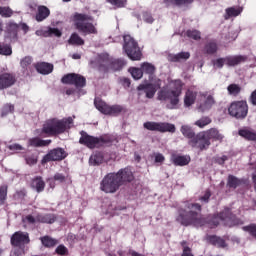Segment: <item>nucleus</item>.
<instances>
[{"label": "nucleus", "mask_w": 256, "mask_h": 256, "mask_svg": "<svg viewBox=\"0 0 256 256\" xmlns=\"http://www.w3.org/2000/svg\"><path fill=\"white\" fill-rule=\"evenodd\" d=\"M197 211L201 212L200 204L185 202L179 210L178 221L186 227L188 225H195L196 227L205 225V219Z\"/></svg>", "instance_id": "1"}, {"label": "nucleus", "mask_w": 256, "mask_h": 256, "mask_svg": "<svg viewBox=\"0 0 256 256\" xmlns=\"http://www.w3.org/2000/svg\"><path fill=\"white\" fill-rule=\"evenodd\" d=\"M184 85L181 80L171 81L168 87H164L158 92L159 101H170L168 109H175L179 105V97L183 93Z\"/></svg>", "instance_id": "2"}, {"label": "nucleus", "mask_w": 256, "mask_h": 256, "mask_svg": "<svg viewBox=\"0 0 256 256\" xmlns=\"http://www.w3.org/2000/svg\"><path fill=\"white\" fill-rule=\"evenodd\" d=\"M72 123L73 118L71 117L64 118L62 120L57 118L50 119L43 125L40 137H45V135L48 137H53V135H61V133H65V131L69 129Z\"/></svg>", "instance_id": "3"}, {"label": "nucleus", "mask_w": 256, "mask_h": 256, "mask_svg": "<svg viewBox=\"0 0 256 256\" xmlns=\"http://www.w3.org/2000/svg\"><path fill=\"white\" fill-rule=\"evenodd\" d=\"M71 19L75 29H77L79 33H83L84 35H97V27L90 22L93 21V16L76 12Z\"/></svg>", "instance_id": "4"}, {"label": "nucleus", "mask_w": 256, "mask_h": 256, "mask_svg": "<svg viewBox=\"0 0 256 256\" xmlns=\"http://www.w3.org/2000/svg\"><path fill=\"white\" fill-rule=\"evenodd\" d=\"M219 221H224L225 225H229V227H233V225H243V221L237 219L229 208H226L218 215L209 216L208 217V225L211 229L217 227L219 225Z\"/></svg>", "instance_id": "5"}, {"label": "nucleus", "mask_w": 256, "mask_h": 256, "mask_svg": "<svg viewBox=\"0 0 256 256\" xmlns=\"http://www.w3.org/2000/svg\"><path fill=\"white\" fill-rule=\"evenodd\" d=\"M123 49L131 61H141L143 57L141 48H139L137 41H135V39L130 35L124 36Z\"/></svg>", "instance_id": "6"}, {"label": "nucleus", "mask_w": 256, "mask_h": 256, "mask_svg": "<svg viewBox=\"0 0 256 256\" xmlns=\"http://www.w3.org/2000/svg\"><path fill=\"white\" fill-rule=\"evenodd\" d=\"M123 49L131 61H141L143 57L141 48H139L137 41H135V39L130 35L124 36Z\"/></svg>", "instance_id": "7"}, {"label": "nucleus", "mask_w": 256, "mask_h": 256, "mask_svg": "<svg viewBox=\"0 0 256 256\" xmlns=\"http://www.w3.org/2000/svg\"><path fill=\"white\" fill-rule=\"evenodd\" d=\"M123 49L131 61H141L143 57L141 48H139L137 41H135V39L130 35L124 36Z\"/></svg>", "instance_id": "8"}, {"label": "nucleus", "mask_w": 256, "mask_h": 256, "mask_svg": "<svg viewBox=\"0 0 256 256\" xmlns=\"http://www.w3.org/2000/svg\"><path fill=\"white\" fill-rule=\"evenodd\" d=\"M94 105L96 109L100 111V113H102L103 115H110L112 117H117V115H121V113H125L126 111L125 107H123L122 105L115 104L111 106L99 98H96L94 100Z\"/></svg>", "instance_id": "9"}, {"label": "nucleus", "mask_w": 256, "mask_h": 256, "mask_svg": "<svg viewBox=\"0 0 256 256\" xmlns=\"http://www.w3.org/2000/svg\"><path fill=\"white\" fill-rule=\"evenodd\" d=\"M228 112L231 117H235L236 119H245L247 117V113H249L247 101L240 100L232 102L228 107Z\"/></svg>", "instance_id": "10"}, {"label": "nucleus", "mask_w": 256, "mask_h": 256, "mask_svg": "<svg viewBox=\"0 0 256 256\" xmlns=\"http://www.w3.org/2000/svg\"><path fill=\"white\" fill-rule=\"evenodd\" d=\"M119 187H121V184L119 183L117 176L115 173H110L102 180L100 189L101 191H104V193H116Z\"/></svg>", "instance_id": "11"}, {"label": "nucleus", "mask_w": 256, "mask_h": 256, "mask_svg": "<svg viewBox=\"0 0 256 256\" xmlns=\"http://www.w3.org/2000/svg\"><path fill=\"white\" fill-rule=\"evenodd\" d=\"M143 127L147 131H158L159 133H175L176 131L175 126L167 122H145Z\"/></svg>", "instance_id": "12"}, {"label": "nucleus", "mask_w": 256, "mask_h": 256, "mask_svg": "<svg viewBox=\"0 0 256 256\" xmlns=\"http://www.w3.org/2000/svg\"><path fill=\"white\" fill-rule=\"evenodd\" d=\"M79 143L85 145L88 149H95V147H103L105 145V140L103 138L90 136L86 132H82Z\"/></svg>", "instance_id": "13"}, {"label": "nucleus", "mask_w": 256, "mask_h": 256, "mask_svg": "<svg viewBox=\"0 0 256 256\" xmlns=\"http://www.w3.org/2000/svg\"><path fill=\"white\" fill-rule=\"evenodd\" d=\"M61 81L66 85H75L77 89H82V87H85V85H87V79H85L84 76L76 73H70L65 75L61 79Z\"/></svg>", "instance_id": "14"}, {"label": "nucleus", "mask_w": 256, "mask_h": 256, "mask_svg": "<svg viewBox=\"0 0 256 256\" xmlns=\"http://www.w3.org/2000/svg\"><path fill=\"white\" fill-rule=\"evenodd\" d=\"M199 97H201V99H204L203 102H201L197 107L200 113H205L207 111H210V109H213V106L216 103L213 94L209 92H201L199 94Z\"/></svg>", "instance_id": "15"}, {"label": "nucleus", "mask_w": 256, "mask_h": 256, "mask_svg": "<svg viewBox=\"0 0 256 256\" xmlns=\"http://www.w3.org/2000/svg\"><path fill=\"white\" fill-rule=\"evenodd\" d=\"M10 243L12 247H21L22 245H29L31 243L29 233L23 231L15 232L10 238Z\"/></svg>", "instance_id": "16"}, {"label": "nucleus", "mask_w": 256, "mask_h": 256, "mask_svg": "<svg viewBox=\"0 0 256 256\" xmlns=\"http://www.w3.org/2000/svg\"><path fill=\"white\" fill-rule=\"evenodd\" d=\"M65 157H67V152L63 148H55L43 157L42 164L49 163L50 161H63Z\"/></svg>", "instance_id": "17"}, {"label": "nucleus", "mask_w": 256, "mask_h": 256, "mask_svg": "<svg viewBox=\"0 0 256 256\" xmlns=\"http://www.w3.org/2000/svg\"><path fill=\"white\" fill-rule=\"evenodd\" d=\"M189 145H191V147H197V149L203 151V149H207L209 145H211V141L206 137L204 132H201L189 141Z\"/></svg>", "instance_id": "18"}, {"label": "nucleus", "mask_w": 256, "mask_h": 256, "mask_svg": "<svg viewBox=\"0 0 256 256\" xmlns=\"http://www.w3.org/2000/svg\"><path fill=\"white\" fill-rule=\"evenodd\" d=\"M198 92L195 90V86H190L184 95V105L185 107H191V105H195V101H197Z\"/></svg>", "instance_id": "19"}, {"label": "nucleus", "mask_w": 256, "mask_h": 256, "mask_svg": "<svg viewBox=\"0 0 256 256\" xmlns=\"http://www.w3.org/2000/svg\"><path fill=\"white\" fill-rule=\"evenodd\" d=\"M17 79L11 73H3L0 75V90L9 89L12 85H15Z\"/></svg>", "instance_id": "20"}, {"label": "nucleus", "mask_w": 256, "mask_h": 256, "mask_svg": "<svg viewBox=\"0 0 256 256\" xmlns=\"http://www.w3.org/2000/svg\"><path fill=\"white\" fill-rule=\"evenodd\" d=\"M115 175L117 176L120 186L124 185V183H130V181H133V172L127 168L120 170Z\"/></svg>", "instance_id": "21"}, {"label": "nucleus", "mask_w": 256, "mask_h": 256, "mask_svg": "<svg viewBox=\"0 0 256 256\" xmlns=\"http://www.w3.org/2000/svg\"><path fill=\"white\" fill-rule=\"evenodd\" d=\"M138 91H144L148 99H153L155 93H157V88L153 84H141L137 87Z\"/></svg>", "instance_id": "22"}, {"label": "nucleus", "mask_w": 256, "mask_h": 256, "mask_svg": "<svg viewBox=\"0 0 256 256\" xmlns=\"http://www.w3.org/2000/svg\"><path fill=\"white\" fill-rule=\"evenodd\" d=\"M30 187L32 189H35L37 193H42V191H45V181L43 180V177L36 176L32 179Z\"/></svg>", "instance_id": "23"}, {"label": "nucleus", "mask_w": 256, "mask_h": 256, "mask_svg": "<svg viewBox=\"0 0 256 256\" xmlns=\"http://www.w3.org/2000/svg\"><path fill=\"white\" fill-rule=\"evenodd\" d=\"M35 69L38 73H41V75H49V73H53V64L40 62L35 64Z\"/></svg>", "instance_id": "24"}, {"label": "nucleus", "mask_w": 256, "mask_h": 256, "mask_svg": "<svg viewBox=\"0 0 256 256\" xmlns=\"http://www.w3.org/2000/svg\"><path fill=\"white\" fill-rule=\"evenodd\" d=\"M226 65L228 67H235V65H240V63H245L247 61V56H228L225 58Z\"/></svg>", "instance_id": "25"}, {"label": "nucleus", "mask_w": 256, "mask_h": 256, "mask_svg": "<svg viewBox=\"0 0 256 256\" xmlns=\"http://www.w3.org/2000/svg\"><path fill=\"white\" fill-rule=\"evenodd\" d=\"M31 63H33V58H31V56H26L21 60L20 65L22 69H24L25 75H31V72L33 71Z\"/></svg>", "instance_id": "26"}, {"label": "nucleus", "mask_w": 256, "mask_h": 256, "mask_svg": "<svg viewBox=\"0 0 256 256\" xmlns=\"http://www.w3.org/2000/svg\"><path fill=\"white\" fill-rule=\"evenodd\" d=\"M204 134L206 135L209 141H211V139H213L214 141H223V136L221 135V133H219V130H217L216 128H211L205 131Z\"/></svg>", "instance_id": "27"}, {"label": "nucleus", "mask_w": 256, "mask_h": 256, "mask_svg": "<svg viewBox=\"0 0 256 256\" xmlns=\"http://www.w3.org/2000/svg\"><path fill=\"white\" fill-rule=\"evenodd\" d=\"M49 15H51V11L49 10V8H47L46 6H39L38 12L36 14V21H45V19H47Z\"/></svg>", "instance_id": "28"}, {"label": "nucleus", "mask_w": 256, "mask_h": 256, "mask_svg": "<svg viewBox=\"0 0 256 256\" xmlns=\"http://www.w3.org/2000/svg\"><path fill=\"white\" fill-rule=\"evenodd\" d=\"M57 217L54 216V214H38L36 216L37 223H48L52 224L54 221H56Z\"/></svg>", "instance_id": "29"}, {"label": "nucleus", "mask_w": 256, "mask_h": 256, "mask_svg": "<svg viewBox=\"0 0 256 256\" xmlns=\"http://www.w3.org/2000/svg\"><path fill=\"white\" fill-rule=\"evenodd\" d=\"M68 45H75L76 47H81V45H85V40H83V38H81L79 34L74 32L68 39Z\"/></svg>", "instance_id": "30"}, {"label": "nucleus", "mask_w": 256, "mask_h": 256, "mask_svg": "<svg viewBox=\"0 0 256 256\" xmlns=\"http://www.w3.org/2000/svg\"><path fill=\"white\" fill-rule=\"evenodd\" d=\"M207 241L214 245L215 247H221L222 249L227 247V243H225V240H223L221 237L217 236H208Z\"/></svg>", "instance_id": "31"}, {"label": "nucleus", "mask_w": 256, "mask_h": 256, "mask_svg": "<svg viewBox=\"0 0 256 256\" xmlns=\"http://www.w3.org/2000/svg\"><path fill=\"white\" fill-rule=\"evenodd\" d=\"M240 137H243L247 141H256V132L249 129L239 130Z\"/></svg>", "instance_id": "32"}, {"label": "nucleus", "mask_w": 256, "mask_h": 256, "mask_svg": "<svg viewBox=\"0 0 256 256\" xmlns=\"http://www.w3.org/2000/svg\"><path fill=\"white\" fill-rule=\"evenodd\" d=\"M172 161L174 165H179L180 167H183L185 165H189V162L191 161V158L189 156H173Z\"/></svg>", "instance_id": "33"}, {"label": "nucleus", "mask_w": 256, "mask_h": 256, "mask_svg": "<svg viewBox=\"0 0 256 256\" xmlns=\"http://www.w3.org/2000/svg\"><path fill=\"white\" fill-rule=\"evenodd\" d=\"M31 147H47L51 145V140H42L40 138H32L29 140Z\"/></svg>", "instance_id": "34"}, {"label": "nucleus", "mask_w": 256, "mask_h": 256, "mask_svg": "<svg viewBox=\"0 0 256 256\" xmlns=\"http://www.w3.org/2000/svg\"><path fill=\"white\" fill-rule=\"evenodd\" d=\"M242 11V7H230L226 9V15L224 17L225 19H229L230 17H237L238 15H241Z\"/></svg>", "instance_id": "35"}, {"label": "nucleus", "mask_w": 256, "mask_h": 256, "mask_svg": "<svg viewBox=\"0 0 256 256\" xmlns=\"http://www.w3.org/2000/svg\"><path fill=\"white\" fill-rule=\"evenodd\" d=\"M40 241L44 247H55L59 241L55 238H51V236H43L40 238Z\"/></svg>", "instance_id": "36"}, {"label": "nucleus", "mask_w": 256, "mask_h": 256, "mask_svg": "<svg viewBox=\"0 0 256 256\" xmlns=\"http://www.w3.org/2000/svg\"><path fill=\"white\" fill-rule=\"evenodd\" d=\"M191 57L189 52H180L176 55L170 56V61L178 62V61H185Z\"/></svg>", "instance_id": "37"}, {"label": "nucleus", "mask_w": 256, "mask_h": 256, "mask_svg": "<svg viewBox=\"0 0 256 256\" xmlns=\"http://www.w3.org/2000/svg\"><path fill=\"white\" fill-rule=\"evenodd\" d=\"M243 183V180L238 179L237 177L230 175L228 177V186L231 187L232 189H237L239 185Z\"/></svg>", "instance_id": "38"}, {"label": "nucleus", "mask_w": 256, "mask_h": 256, "mask_svg": "<svg viewBox=\"0 0 256 256\" xmlns=\"http://www.w3.org/2000/svg\"><path fill=\"white\" fill-rule=\"evenodd\" d=\"M211 118L209 116H204L195 122V125L200 129L207 127V125H211Z\"/></svg>", "instance_id": "39"}, {"label": "nucleus", "mask_w": 256, "mask_h": 256, "mask_svg": "<svg viewBox=\"0 0 256 256\" xmlns=\"http://www.w3.org/2000/svg\"><path fill=\"white\" fill-rule=\"evenodd\" d=\"M181 133L182 135H184V137L190 139V141H192V139H195V132H193V130L189 126H182Z\"/></svg>", "instance_id": "40"}, {"label": "nucleus", "mask_w": 256, "mask_h": 256, "mask_svg": "<svg viewBox=\"0 0 256 256\" xmlns=\"http://www.w3.org/2000/svg\"><path fill=\"white\" fill-rule=\"evenodd\" d=\"M142 73H147V75H153L155 73V66L151 63L144 62L141 65Z\"/></svg>", "instance_id": "41"}, {"label": "nucleus", "mask_w": 256, "mask_h": 256, "mask_svg": "<svg viewBox=\"0 0 256 256\" xmlns=\"http://www.w3.org/2000/svg\"><path fill=\"white\" fill-rule=\"evenodd\" d=\"M129 73H131L133 79H135L136 81H138V79H142L143 78V70H142V68L132 67V68L129 69Z\"/></svg>", "instance_id": "42"}, {"label": "nucleus", "mask_w": 256, "mask_h": 256, "mask_svg": "<svg viewBox=\"0 0 256 256\" xmlns=\"http://www.w3.org/2000/svg\"><path fill=\"white\" fill-rule=\"evenodd\" d=\"M164 3H170V5L181 7V5H189V3H193V0H164Z\"/></svg>", "instance_id": "43"}, {"label": "nucleus", "mask_w": 256, "mask_h": 256, "mask_svg": "<svg viewBox=\"0 0 256 256\" xmlns=\"http://www.w3.org/2000/svg\"><path fill=\"white\" fill-rule=\"evenodd\" d=\"M227 89L229 94L233 95L234 97H237V95L241 93V86L237 84H230Z\"/></svg>", "instance_id": "44"}, {"label": "nucleus", "mask_w": 256, "mask_h": 256, "mask_svg": "<svg viewBox=\"0 0 256 256\" xmlns=\"http://www.w3.org/2000/svg\"><path fill=\"white\" fill-rule=\"evenodd\" d=\"M91 165H101L103 163V156L101 154H95L90 157Z\"/></svg>", "instance_id": "45"}, {"label": "nucleus", "mask_w": 256, "mask_h": 256, "mask_svg": "<svg viewBox=\"0 0 256 256\" xmlns=\"http://www.w3.org/2000/svg\"><path fill=\"white\" fill-rule=\"evenodd\" d=\"M0 15L1 17H12L13 16V10L9 7H1L0 6Z\"/></svg>", "instance_id": "46"}, {"label": "nucleus", "mask_w": 256, "mask_h": 256, "mask_svg": "<svg viewBox=\"0 0 256 256\" xmlns=\"http://www.w3.org/2000/svg\"><path fill=\"white\" fill-rule=\"evenodd\" d=\"M61 35H63V33L57 28H49L46 32V37H61Z\"/></svg>", "instance_id": "47"}, {"label": "nucleus", "mask_w": 256, "mask_h": 256, "mask_svg": "<svg viewBox=\"0 0 256 256\" xmlns=\"http://www.w3.org/2000/svg\"><path fill=\"white\" fill-rule=\"evenodd\" d=\"M111 67L113 71H120V69H123L125 67V61L123 60H116L112 62Z\"/></svg>", "instance_id": "48"}, {"label": "nucleus", "mask_w": 256, "mask_h": 256, "mask_svg": "<svg viewBox=\"0 0 256 256\" xmlns=\"http://www.w3.org/2000/svg\"><path fill=\"white\" fill-rule=\"evenodd\" d=\"M13 50H11V46L0 44V55H11Z\"/></svg>", "instance_id": "49"}, {"label": "nucleus", "mask_w": 256, "mask_h": 256, "mask_svg": "<svg viewBox=\"0 0 256 256\" xmlns=\"http://www.w3.org/2000/svg\"><path fill=\"white\" fill-rule=\"evenodd\" d=\"M7 199V186H0V205L5 203Z\"/></svg>", "instance_id": "50"}, {"label": "nucleus", "mask_w": 256, "mask_h": 256, "mask_svg": "<svg viewBox=\"0 0 256 256\" xmlns=\"http://www.w3.org/2000/svg\"><path fill=\"white\" fill-rule=\"evenodd\" d=\"M107 3L114 5V7H125L127 5V0H106Z\"/></svg>", "instance_id": "51"}, {"label": "nucleus", "mask_w": 256, "mask_h": 256, "mask_svg": "<svg viewBox=\"0 0 256 256\" xmlns=\"http://www.w3.org/2000/svg\"><path fill=\"white\" fill-rule=\"evenodd\" d=\"M187 36L190 37V39H194L195 41H198V39H201V33L197 30L187 31Z\"/></svg>", "instance_id": "52"}, {"label": "nucleus", "mask_w": 256, "mask_h": 256, "mask_svg": "<svg viewBox=\"0 0 256 256\" xmlns=\"http://www.w3.org/2000/svg\"><path fill=\"white\" fill-rule=\"evenodd\" d=\"M206 52L210 55H213V53H217V44L215 42H210L206 46Z\"/></svg>", "instance_id": "53"}, {"label": "nucleus", "mask_w": 256, "mask_h": 256, "mask_svg": "<svg viewBox=\"0 0 256 256\" xmlns=\"http://www.w3.org/2000/svg\"><path fill=\"white\" fill-rule=\"evenodd\" d=\"M244 231H248V233H250V235H252V237H255L256 239V224H251L249 226H245L243 227Z\"/></svg>", "instance_id": "54"}, {"label": "nucleus", "mask_w": 256, "mask_h": 256, "mask_svg": "<svg viewBox=\"0 0 256 256\" xmlns=\"http://www.w3.org/2000/svg\"><path fill=\"white\" fill-rule=\"evenodd\" d=\"M181 245L183 247L182 256H194L193 253H191V248H189L187 246V242L186 241L181 242Z\"/></svg>", "instance_id": "55"}, {"label": "nucleus", "mask_w": 256, "mask_h": 256, "mask_svg": "<svg viewBox=\"0 0 256 256\" xmlns=\"http://www.w3.org/2000/svg\"><path fill=\"white\" fill-rule=\"evenodd\" d=\"M56 253L57 255H69V250L67 249V247L63 246V245H59L56 248Z\"/></svg>", "instance_id": "56"}, {"label": "nucleus", "mask_w": 256, "mask_h": 256, "mask_svg": "<svg viewBox=\"0 0 256 256\" xmlns=\"http://www.w3.org/2000/svg\"><path fill=\"white\" fill-rule=\"evenodd\" d=\"M225 63L227 64V60H225V58H219L213 62L214 67H217L218 69H221Z\"/></svg>", "instance_id": "57"}, {"label": "nucleus", "mask_w": 256, "mask_h": 256, "mask_svg": "<svg viewBox=\"0 0 256 256\" xmlns=\"http://www.w3.org/2000/svg\"><path fill=\"white\" fill-rule=\"evenodd\" d=\"M23 223H29L30 225H33L37 223V218L33 217L32 215H27L25 218H23Z\"/></svg>", "instance_id": "58"}, {"label": "nucleus", "mask_w": 256, "mask_h": 256, "mask_svg": "<svg viewBox=\"0 0 256 256\" xmlns=\"http://www.w3.org/2000/svg\"><path fill=\"white\" fill-rule=\"evenodd\" d=\"M121 85H123L125 88L131 87V80L129 78H121L120 79Z\"/></svg>", "instance_id": "59"}, {"label": "nucleus", "mask_w": 256, "mask_h": 256, "mask_svg": "<svg viewBox=\"0 0 256 256\" xmlns=\"http://www.w3.org/2000/svg\"><path fill=\"white\" fill-rule=\"evenodd\" d=\"M154 157H155V163H163V161H165V156H163V154L161 153H156Z\"/></svg>", "instance_id": "60"}, {"label": "nucleus", "mask_w": 256, "mask_h": 256, "mask_svg": "<svg viewBox=\"0 0 256 256\" xmlns=\"http://www.w3.org/2000/svg\"><path fill=\"white\" fill-rule=\"evenodd\" d=\"M210 197H211V191L206 190L204 196L200 197V201L207 203Z\"/></svg>", "instance_id": "61"}, {"label": "nucleus", "mask_w": 256, "mask_h": 256, "mask_svg": "<svg viewBox=\"0 0 256 256\" xmlns=\"http://www.w3.org/2000/svg\"><path fill=\"white\" fill-rule=\"evenodd\" d=\"M54 181H58L59 183H64L65 176L63 174H55Z\"/></svg>", "instance_id": "62"}, {"label": "nucleus", "mask_w": 256, "mask_h": 256, "mask_svg": "<svg viewBox=\"0 0 256 256\" xmlns=\"http://www.w3.org/2000/svg\"><path fill=\"white\" fill-rule=\"evenodd\" d=\"M9 149L11 151H22L23 147H21V145H19V144H13V145L9 146Z\"/></svg>", "instance_id": "63"}, {"label": "nucleus", "mask_w": 256, "mask_h": 256, "mask_svg": "<svg viewBox=\"0 0 256 256\" xmlns=\"http://www.w3.org/2000/svg\"><path fill=\"white\" fill-rule=\"evenodd\" d=\"M250 103L256 107V89L250 95Z\"/></svg>", "instance_id": "64"}]
</instances>
